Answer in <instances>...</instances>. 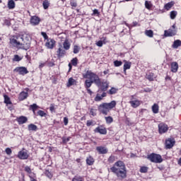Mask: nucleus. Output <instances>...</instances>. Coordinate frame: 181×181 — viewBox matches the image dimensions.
Here are the masks:
<instances>
[{
  "label": "nucleus",
  "instance_id": "1",
  "mask_svg": "<svg viewBox=\"0 0 181 181\" xmlns=\"http://www.w3.org/2000/svg\"><path fill=\"white\" fill-rule=\"evenodd\" d=\"M110 170L112 173H115L117 177L120 179V180L127 177V167H125L124 162L121 160L116 162L114 165L110 168Z\"/></svg>",
  "mask_w": 181,
  "mask_h": 181
},
{
  "label": "nucleus",
  "instance_id": "2",
  "mask_svg": "<svg viewBox=\"0 0 181 181\" xmlns=\"http://www.w3.org/2000/svg\"><path fill=\"white\" fill-rule=\"evenodd\" d=\"M83 78H88L85 81L84 86L86 89L90 88L93 83L100 86V76L93 71H87L86 74H83Z\"/></svg>",
  "mask_w": 181,
  "mask_h": 181
},
{
  "label": "nucleus",
  "instance_id": "3",
  "mask_svg": "<svg viewBox=\"0 0 181 181\" xmlns=\"http://www.w3.org/2000/svg\"><path fill=\"white\" fill-rule=\"evenodd\" d=\"M148 159L154 163H162V162H163L162 156L156 153H151L148 155Z\"/></svg>",
  "mask_w": 181,
  "mask_h": 181
},
{
  "label": "nucleus",
  "instance_id": "4",
  "mask_svg": "<svg viewBox=\"0 0 181 181\" xmlns=\"http://www.w3.org/2000/svg\"><path fill=\"white\" fill-rule=\"evenodd\" d=\"M10 43L11 45H13L14 46H21V48L23 49L24 50H28L30 47V43H26L25 45V44L21 43V42H18V40L15 39H11L10 40Z\"/></svg>",
  "mask_w": 181,
  "mask_h": 181
},
{
  "label": "nucleus",
  "instance_id": "5",
  "mask_svg": "<svg viewBox=\"0 0 181 181\" xmlns=\"http://www.w3.org/2000/svg\"><path fill=\"white\" fill-rule=\"evenodd\" d=\"M97 87L100 89V91H107L110 87V82L107 80L101 81L100 79V86H97Z\"/></svg>",
  "mask_w": 181,
  "mask_h": 181
},
{
  "label": "nucleus",
  "instance_id": "6",
  "mask_svg": "<svg viewBox=\"0 0 181 181\" xmlns=\"http://www.w3.org/2000/svg\"><path fill=\"white\" fill-rule=\"evenodd\" d=\"M29 158V154L28 153V151L23 148V150L20 151L18 153V158L25 160Z\"/></svg>",
  "mask_w": 181,
  "mask_h": 181
},
{
  "label": "nucleus",
  "instance_id": "7",
  "mask_svg": "<svg viewBox=\"0 0 181 181\" xmlns=\"http://www.w3.org/2000/svg\"><path fill=\"white\" fill-rule=\"evenodd\" d=\"M98 111L101 114H103V115H108V112H110V110L104 103H103L99 105Z\"/></svg>",
  "mask_w": 181,
  "mask_h": 181
},
{
  "label": "nucleus",
  "instance_id": "8",
  "mask_svg": "<svg viewBox=\"0 0 181 181\" xmlns=\"http://www.w3.org/2000/svg\"><path fill=\"white\" fill-rule=\"evenodd\" d=\"M168 129H169V127H168V124L162 122L158 124V132L159 134H165V132H168Z\"/></svg>",
  "mask_w": 181,
  "mask_h": 181
},
{
  "label": "nucleus",
  "instance_id": "9",
  "mask_svg": "<svg viewBox=\"0 0 181 181\" xmlns=\"http://www.w3.org/2000/svg\"><path fill=\"white\" fill-rule=\"evenodd\" d=\"M175 139L168 138L165 140V148L166 149H172L175 146Z\"/></svg>",
  "mask_w": 181,
  "mask_h": 181
},
{
  "label": "nucleus",
  "instance_id": "10",
  "mask_svg": "<svg viewBox=\"0 0 181 181\" xmlns=\"http://www.w3.org/2000/svg\"><path fill=\"white\" fill-rule=\"evenodd\" d=\"M14 71H16L21 76H25V74H28V73H29V71H28V69H26V67H25V66L16 67L14 69Z\"/></svg>",
  "mask_w": 181,
  "mask_h": 181
},
{
  "label": "nucleus",
  "instance_id": "11",
  "mask_svg": "<svg viewBox=\"0 0 181 181\" xmlns=\"http://www.w3.org/2000/svg\"><path fill=\"white\" fill-rule=\"evenodd\" d=\"M66 54V49L63 48V45H59V48L57 51V55L58 57H64V55Z\"/></svg>",
  "mask_w": 181,
  "mask_h": 181
},
{
  "label": "nucleus",
  "instance_id": "12",
  "mask_svg": "<svg viewBox=\"0 0 181 181\" xmlns=\"http://www.w3.org/2000/svg\"><path fill=\"white\" fill-rule=\"evenodd\" d=\"M96 151L100 155H105V153H108V148L103 146H97Z\"/></svg>",
  "mask_w": 181,
  "mask_h": 181
},
{
  "label": "nucleus",
  "instance_id": "13",
  "mask_svg": "<svg viewBox=\"0 0 181 181\" xmlns=\"http://www.w3.org/2000/svg\"><path fill=\"white\" fill-rule=\"evenodd\" d=\"M54 45H56V41L53 39L47 40V42L45 43L46 47L47 49H53L54 47Z\"/></svg>",
  "mask_w": 181,
  "mask_h": 181
},
{
  "label": "nucleus",
  "instance_id": "14",
  "mask_svg": "<svg viewBox=\"0 0 181 181\" xmlns=\"http://www.w3.org/2000/svg\"><path fill=\"white\" fill-rule=\"evenodd\" d=\"M30 23L33 26H36L37 25H39V23H40V18L36 16H34L30 18Z\"/></svg>",
  "mask_w": 181,
  "mask_h": 181
},
{
  "label": "nucleus",
  "instance_id": "15",
  "mask_svg": "<svg viewBox=\"0 0 181 181\" xmlns=\"http://www.w3.org/2000/svg\"><path fill=\"white\" fill-rule=\"evenodd\" d=\"M94 132H97L98 134H100L101 135L107 134V129H105V127H96Z\"/></svg>",
  "mask_w": 181,
  "mask_h": 181
},
{
  "label": "nucleus",
  "instance_id": "16",
  "mask_svg": "<svg viewBox=\"0 0 181 181\" xmlns=\"http://www.w3.org/2000/svg\"><path fill=\"white\" fill-rule=\"evenodd\" d=\"M172 73H177L179 70V64L176 62H173L170 64Z\"/></svg>",
  "mask_w": 181,
  "mask_h": 181
},
{
  "label": "nucleus",
  "instance_id": "17",
  "mask_svg": "<svg viewBox=\"0 0 181 181\" xmlns=\"http://www.w3.org/2000/svg\"><path fill=\"white\" fill-rule=\"evenodd\" d=\"M177 30H172L171 28H170L168 30H165V36L168 37V36H175L177 33Z\"/></svg>",
  "mask_w": 181,
  "mask_h": 181
},
{
  "label": "nucleus",
  "instance_id": "18",
  "mask_svg": "<svg viewBox=\"0 0 181 181\" xmlns=\"http://www.w3.org/2000/svg\"><path fill=\"white\" fill-rule=\"evenodd\" d=\"M28 95H29L28 92L22 91L20 93L18 96L19 101H23V100H26V98H28Z\"/></svg>",
  "mask_w": 181,
  "mask_h": 181
},
{
  "label": "nucleus",
  "instance_id": "19",
  "mask_svg": "<svg viewBox=\"0 0 181 181\" xmlns=\"http://www.w3.org/2000/svg\"><path fill=\"white\" fill-rule=\"evenodd\" d=\"M17 122L20 125H22V124H26V122H28V117L25 116H21L17 118Z\"/></svg>",
  "mask_w": 181,
  "mask_h": 181
},
{
  "label": "nucleus",
  "instance_id": "20",
  "mask_svg": "<svg viewBox=\"0 0 181 181\" xmlns=\"http://www.w3.org/2000/svg\"><path fill=\"white\" fill-rule=\"evenodd\" d=\"M104 104L111 111V110H112V108H115V105H117V102H115V100H112L109 103H105Z\"/></svg>",
  "mask_w": 181,
  "mask_h": 181
},
{
  "label": "nucleus",
  "instance_id": "21",
  "mask_svg": "<svg viewBox=\"0 0 181 181\" xmlns=\"http://www.w3.org/2000/svg\"><path fill=\"white\" fill-rule=\"evenodd\" d=\"M129 104L133 108H137V107L141 105V102L139 100H132L129 102Z\"/></svg>",
  "mask_w": 181,
  "mask_h": 181
},
{
  "label": "nucleus",
  "instance_id": "22",
  "mask_svg": "<svg viewBox=\"0 0 181 181\" xmlns=\"http://www.w3.org/2000/svg\"><path fill=\"white\" fill-rule=\"evenodd\" d=\"M70 46L71 45L70 44V42H69V40H65V41L63 42V48L64 50H69L70 49Z\"/></svg>",
  "mask_w": 181,
  "mask_h": 181
},
{
  "label": "nucleus",
  "instance_id": "23",
  "mask_svg": "<svg viewBox=\"0 0 181 181\" xmlns=\"http://www.w3.org/2000/svg\"><path fill=\"white\" fill-rule=\"evenodd\" d=\"M129 69H131V62L124 61V72L127 73V70H129Z\"/></svg>",
  "mask_w": 181,
  "mask_h": 181
},
{
  "label": "nucleus",
  "instance_id": "24",
  "mask_svg": "<svg viewBox=\"0 0 181 181\" xmlns=\"http://www.w3.org/2000/svg\"><path fill=\"white\" fill-rule=\"evenodd\" d=\"M28 131L36 132V131H37V126H36L34 124H30L28 125Z\"/></svg>",
  "mask_w": 181,
  "mask_h": 181
},
{
  "label": "nucleus",
  "instance_id": "25",
  "mask_svg": "<svg viewBox=\"0 0 181 181\" xmlns=\"http://www.w3.org/2000/svg\"><path fill=\"white\" fill-rule=\"evenodd\" d=\"M179 46H181V40H175L172 47H173V49H177V47H179Z\"/></svg>",
  "mask_w": 181,
  "mask_h": 181
},
{
  "label": "nucleus",
  "instance_id": "26",
  "mask_svg": "<svg viewBox=\"0 0 181 181\" xmlns=\"http://www.w3.org/2000/svg\"><path fill=\"white\" fill-rule=\"evenodd\" d=\"M117 93H118V88H111V89H110L108 91H107V94H110V95H112L114 94H117Z\"/></svg>",
  "mask_w": 181,
  "mask_h": 181
},
{
  "label": "nucleus",
  "instance_id": "27",
  "mask_svg": "<svg viewBox=\"0 0 181 181\" xmlns=\"http://www.w3.org/2000/svg\"><path fill=\"white\" fill-rule=\"evenodd\" d=\"M153 77H154V74L152 72H148L146 74V78H147V80H148L149 81H153Z\"/></svg>",
  "mask_w": 181,
  "mask_h": 181
},
{
  "label": "nucleus",
  "instance_id": "28",
  "mask_svg": "<svg viewBox=\"0 0 181 181\" xmlns=\"http://www.w3.org/2000/svg\"><path fill=\"white\" fill-rule=\"evenodd\" d=\"M152 111H153V114H158V112H159V105H158V104L155 103L152 106Z\"/></svg>",
  "mask_w": 181,
  "mask_h": 181
},
{
  "label": "nucleus",
  "instance_id": "29",
  "mask_svg": "<svg viewBox=\"0 0 181 181\" xmlns=\"http://www.w3.org/2000/svg\"><path fill=\"white\" fill-rule=\"evenodd\" d=\"M144 33L148 37H153V31L152 30H146Z\"/></svg>",
  "mask_w": 181,
  "mask_h": 181
},
{
  "label": "nucleus",
  "instance_id": "30",
  "mask_svg": "<svg viewBox=\"0 0 181 181\" xmlns=\"http://www.w3.org/2000/svg\"><path fill=\"white\" fill-rule=\"evenodd\" d=\"M173 5H175V1H170L168 4H166L164 6L165 9H166V11H169V9H170V8H172V6H173Z\"/></svg>",
  "mask_w": 181,
  "mask_h": 181
},
{
  "label": "nucleus",
  "instance_id": "31",
  "mask_svg": "<svg viewBox=\"0 0 181 181\" xmlns=\"http://www.w3.org/2000/svg\"><path fill=\"white\" fill-rule=\"evenodd\" d=\"M86 163L87 165H88L89 166H91V165L94 164V158H93V157L89 156L87 159H86Z\"/></svg>",
  "mask_w": 181,
  "mask_h": 181
},
{
  "label": "nucleus",
  "instance_id": "32",
  "mask_svg": "<svg viewBox=\"0 0 181 181\" xmlns=\"http://www.w3.org/2000/svg\"><path fill=\"white\" fill-rule=\"evenodd\" d=\"M76 83V80L73 78H69L67 83V87H71V86H74Z\"/></svg>",
  "mask_w": 181,
  "mask_h": 181
},
{
  "label": "nucleus",
  "instance_id": "33",
  "mask_svg": "<svg viewBox=\"0 0 181 181\" xmlns=\"http://www.w3.org/2000/svg\"><path fill=\"white\" fill-rule=\"evenodd\" d=\"M8 9H13L15 8V1L13 0L8 1Z\"/></svg>",
  "mask_w": 181,
  "mask_h": 181
},
{
  "label": "nucleus",
  "instance_id": "34",
  "mask_svg": "<svg viewBox=\"0 0 181 181\" xmlns=\"http://www.w3.org/2000/svg\"><path fill=\"white\" fill-rule=\"evenodd\" d=\"M105 119L106 121V124H112V122H114V119L111 116L105 117Z\"/></svg>",
  "mask_w": 181,
  "mask_h": 181
},
{
  "label": "nucleus",
  "instance_id": "35",
  "mask_svg": "<svg viewBox=\"0 0 181 181\" xmlns=\"http://www.w3.org/2000/svg\"><path fill=\"white\" fill-rule=\"evenodd\" d=\"M4 103L6 104L7 105L9 104H12V102H11V98H9V96L4 95Z\"/></svg>",
  "mask_w": 181,
  "mask_h": 181
},
{
  "label": "nucleus",
  "instance_id": "36",
  "mask_svg": "<svg viewBox=\"0 0 181 181\" xmlns=\"http://www.w3.org/2000/svg\"><path fill=\"white\" fill-rule=\"evenodd\" d=\"M97 123L94 120H87L86 127H94Z\"/></svg>",
  "mask_w": 181,
  "mask_h": 181
},
{
  "label": "nucleus",
  "instance_id": "37",
  "mask_svg": "<svg viewBox=\"0 0 181 181\" xmlns=\"http://www.w3.org/2000/svg\"><path fill=\"white\" fill-rule=\"evenodd\" d=\"M145 6H146V9L150 10V9H152L153 5H152V3H151V1H145Z\"/></svg>",
  "mask_w": 181,
  "mask_h": 181
},
{
  "label": "nucleus",
  "instance_id": "38",
  "mask_svg": "<svg viewBox=\"0 0 181 181\" xmlns=\"http://www.w3.org/2000/svg\"><path fill=\"white\" fill-rule=\"evenodd\" d=\"M50 6V3H49V1L45 0L42 3V6L44 9H47L49 6Z\"/></svg>",
  "mask_w": 181,
  "mask_h": 181
},
{
  "label": "nucleus",
  "instance_id": "39",
  "mask_svg": "<svg viewBox=\"0 0 181 181\" xmlns=\"http://www.w3.org/2000/svg\"><path fill=\"white\" fill-rule=\"evenodd\" d=\"M30 110H32V111H33V112L35 114V112L36 111V110H37V108H39V106H37V105H36V103H34V104L30 105Z\"/></svg>",
  "mask_w": 181,
  "mask_h": 181
},
{
  "label": "nucleus",
  "instance_id": "40",
  "mask_svg": "<svg viewBox=\"0 0 181 181\" xmlns=\"http://www.w3.org/2000/svg\"><path fill=\"white\" fill-rule=\"evenodd\" d=\"M177 16V11H173L170 13V16L171 19H175Z\"/></svg>",
  "mask_w": 181,
  "mask_h": 181
},
{
  "label": "nucleus",
  "instance_id": "41",
  "mask_svg": "<svg viewBox=\"0 0 181 181\" xmlns=\"http://www.w3.org/2000/svg\"><path fill=\"white\" fill-rule=\"evenodd\" d=\"M45 175L47 176V177H49V179H52L53 177V175L52 173H50V171H49V170H46L45 171Z\"/></svg>",
  "mask_w": 181,
  "mask_h": 181
},
{
  "label": "nucleus",
  "instance_id": "42",
  "mask_svg": "<svg viewBox=\"0 0 181 181\" xmlns=\"http://www.w3.org/2000/svg\"><path fill=\"white\" fill-rule=\"evenodd\" d=\"M78 59H77V57H75L71 59V63L72 66H76L78 64Z\"/></svg>",
  "mask_w": 181,
  "mask_h": 181
},
{
  "label": "nucleus",
  "instance_id": "43",
  "mask_svg": "<svg viewBox=\"0 0 181 181\" xmlns=\"http://www.w3.org/2000/svg\"><path fill=\"white\" fill-rule=\"evenodd\" d=\"M80 47L78 45H74V54H77V53H78V52H80Z\"/></svg>",
  "mask_w": 181,
  "mask_h": 181
},
{
  "label": "nucleus",
  "instance_id": "44",
  "mask_svg": "<svg viewBox=\"0 0 181 181\" xmlns=\"http://www.w3.org/2000/svg\"><path fill=\"white\" fill-rule=\"evenodd\" d=\"M22 60V57H19V55L16 54L13 58V62H21Z\"/></svg>",
  "mask_w": 181,
  "mask_h": 181
},
{
  "label": "nucleus",
  "instance_id": "45",
  "mask_svg": "<svg viewBox=\"0 0 181 181\" xmlns=\"http://www.w3.org/2000/svg\"><path fill=\"white\" fill-rule=\"evenodd\" d=\"M114 66L115 67H119L120 66H122V62L116 60L114 62Z\"/></svg>",
  "mask_w": 181,
  "mask_h": 181
},
{
  "label": "nucleus",
  "instance_id": "46",
  "mask_svg": "<svg viewBox=\"0 0 181 181\" xmlns=\"http://www.w3.org/2000/svg\"><path fill=\"white\" fill-rule=\"evenodd\" d=\"M107 161L109 162V163H114V162H115V156H110L107 159Z\"/></svg>",
  "mask_w": 181,
  "mask_h": 181
},
{
  "label": "nucleus",
  "instance_id": "47",
  "mask_svg": "<svg viewBox=\"0 0 181 181\" xmlns=\"http://www.w3.org/2000/svg\"><path fill=\"white\" fill-rule=\"evenodd\" d=\"M72 181H84V180L83 179V177H80V176H75Z\"/></svg>",
  "mask_w": 181,
  "mask_h": 181
},
{
  "label": "nucleus",
  "instance_id": "48",
  "mask_svg": "<svg viewBox=\"0 0 181 181\" xmlns=\"http://www.w3.org/2000/svg\"><path fill=\"white\" fill-rule=\"evenodd\" d=\"M102 100H103V96L99 93H98L96 97L95 98V101H101Z\"/></svg>",
  "mask_w": 181,
  "mask_h": 181
},
{
  "label": "nucleus",
  "instance_id": "49",
  "mask_svg": "<svg viewBox=\"0 0 181 181\" xmlns=\"http://www.w3.org/2000/svg\"><path fill=\"white\" fill-rule=\"evenodd\" d=\"M141 173H146L148 172V167H141L140 168Z\"/></svg>",
  "mask_w": 181,
  "mask_h": 181
},
{
  "label": "nucleus",
  "instance_id": "50",
  "mask_svg": "<svg viewBox=\"0 0 181 181\" xmlns=\"http://www.w3.org/2000/svg\"><path fill=\"white\" fill-rule=\"evenodd\" d=\"M24 170L27 173H29V174L32 173V169H30V167H29L28 165L25 167Z\"/></svg>",
  "mask_w": 181,
  "mask_h": 181
},
{
  "label": "nucleus",
  "instance_id": "51",
  "mask_svg": "<svg viewBox=\"0 0 181 181\" xmlns=\"http://www.w3.org/2000/svg\"><path fill=\"white\" fill-rule=\"evenodd\" d=\"M71 138V137H68V138L62 137L63 144H67V142H69L70 141Z\"/></svg>",
  "mask_w": 181,
  "mask_h": 181
},
{
  "label": "nucleus",
  "instance_id": "52",
  "mask_svg": "<svg viewBox=\"0 0 181 181\" xmlns=\"http://www.w3.org/2000/svg\"><path fill=\"white\" fill-rule=\"evenodd\" d=\"M95 111L96 110L93 108L90 110V115H92V117H95V115H97V113L95 112Z\"/></svg>",
  "mask_w": 181,
  "mask_h": 181
},
{
  "label": "nucleus",
  "instance_id": "53",
  "mask_svg": "<svg viewBox=\"0 0 181 181\" xmlns=\"http://www.w3.org/2000/svg\"><path fill=\"white\" fill-rule=\"evenodd\" d=\"M37 115H40V117H45L46 113L43 110H38Z\"/></svg>",
  "mask_w": 181,
  "mask_h": 181
},
{
  "label": "nucleus",
  "instance_id": "54",
  "mask_svg": "<svg viewBox=\"0 0 181 181\" xmlns=\"http://www.w3.org/2000/svg\"><path fill=\"white\" fill-rule=\"evenodd\" d=\"M5 152L7 153V155H11L12 149H11V148H6Z\"/></svg>",
  "mask_w": 181,
  "mask_h": 181
},
{
  "label": "nucleus",
  "instance_id": "55",
  "mask_svg": "<svg viewBox=\"0 0 181 181\" xmlns=\"http://www.w3.org/2000/svg\"><path fill=\"white\" fill-rule=\"evenodd\" d=\"M70 5L71 6H73L74 8H76L77 7V3L75 2L74 1H72L70 2Z\"/></svg>",
  "mask_w": 181,
  "mask_h": 181
},
{
  "label": "nucleus",
  "instance_id": "56",
  "mask_svg": "<svg viewBox=\"0 0 181 181\" xmlns=\"http://www.w3.org/2000/svg\"><path fill=\"white\" fill-rule=\"evenodd\" d=\"M92 15H96V16H98L100 15V12L98 9H94Z\"/></svg>",
  "mask_w": 181,
  "mask_h": 181
},
{
  "label": "nucleus",
  "instance_id": "57",
  "mask_svg": "<svg viewBox=\"0 0 181 181\" xmlns=\"http://www.w3.org/2000/svg\"><path fill=\"white\" fill-rule=\"evenodd\" d=\"M96 45H98V47H103V41L99 40L98 42H96Z\"/></svg>",
  "mask_w": 181,
  "mask_h": 181
},
{
  "label": "nucleus",
  "instance_id": "58",
  "mask_svg": "<svg viewBox=\"0 0 181 181\" xmlns=\"http://www.w3.org/2000/svg\"><path fill=\"white\" fill-rule=\"evenodd\" d=\"M41 35H42V36L44 37V39H48V36H47V34H46V33H45V32H42L41 33Z\"/></svg>",
  "mask_w": 181,
  "mask_h": 181
},
{
  "label": "nucleus",
  "instance_id": "59",
  "mask_svg": "<svg viewBox=\"0 0 181 181\" xmlns=\"http://www.w3.org/2000/svg\"><path fill=\"white\" fill-rule=\"evenodd\" d=\"M64 125H67V124H69V118L64 117Z\"/></svg>",
  "mask_w": 181,
  "mask_h": 181
},
{
  "label": "nucleus",
  "instance_id": "60",
  "mask_svg": "<svg viewBox=\"0 0 181 181\" xmlns=\"http://www.w3.org/2000/svg\"><path fill=\"white\" fill-rule=\"evenodd\" d=\"M49 110L53 112V111H54V104H51L50 107H49Z\"/></svg>",
  "mask_w": 181,
  "mask_h": 181
},
{
  "label": "nucleus",
  "instance_id": "61",
  "mask_svg": "<svg viewBox=\"0 0 181 181\" xmlns=\"http://www.w3.org/2000/svg\"><path fill=\"white\" fill-rule=\"evenodd\" d=\"M144 91L145 93H151L152 91V90H151V88H147L144 89Z\"/></svg>",
  "mask_w": 181,
  "mask_h": 181
},
{
  "label": "nucleus",
  "instance_id": "62",
  "mask_svg": "<svg viewBox=\"0 0 181 181\" xmlns=\"http://www.w3.org/2000/svg\"><path fill=\"white\" fill-rule=\"evenodd\" d=\"M100 95L102 96V98H104V97H107V93H105V91H103V93Z\"/></svg>",
  "mask_w": 181,
  "mask_h": 181
},
{
  "label": "nucleus",
  "instance_id": "63",
  "mask_svg": "<svg viewBox=\"0 0 181 181\" xmlns=\"http://www.w3.org/2000/svg\"><path fill=\"white\" fill-rule=\"evenodd\" d=\"M87 90V92L88 93V94H90V95L93 94V91H91V89H90V88H88Z\"/></svg>",
  "mask_w": 181,
  "mask_h": 181
},
{
  "label": "nucleus",
  "instance_id": "64",
  "mask_svg": "<svg viewBox=\"0 0 181 181\" xmlns=\"http://www.w3.org/2000/svg\"><path fill=\"white\" fill-rule=\"evenodd\" d=\"M48 66H49V67H53V66H54V63H53V62H49V63H48Z\"/></svg>",
  "mask_w": 181,
  "mask_h": 181
}]
</instances>
